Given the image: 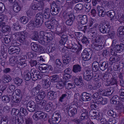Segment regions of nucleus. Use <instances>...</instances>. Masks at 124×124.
<instances>
[{
  "label": "nucleus",
  "mask_w": 124,
  "mask_h": 124,
  "mask_svg": "<svg viewBox=\"0 0 124 124\" xmlns=\"http://www.w3.org/2000/svg\"><path fill=\"white\" fill-rule=\"evenodd\" d=\"M101 37L100 36H96L94 42L92 44L91 47L94 49L99 51L102 49L104 47V44L101 41L100 42Z\"/></svg>",
  "instance_id": "nucleus-1"
},
{
  "label": "nucleus",
  "mask_w": 124,
  "mask_h": 124,
  "mask_svg": "<svg viewBox=\"0 0 124 124\" xmlns=\"http://www.w3.org/2000/svg\"><path fill=\"white\" fill-rule=\"evenodd\" d=\"M54 2L53 1V3L51 5V14L53 16H52V17H51V18L50 20V21L51 22V23H48V22L46 21L45 22V24L46 26L48 28L52 30H51V31L53 32H54Z\"/></svg>",
  "instance_id": "nucleus-2"
},
{
  "label": "nucleus",
  "mask_w": 124,
  "mask_h": 124,
  "mask_svg": "<svg viewBox=\"0 0 124 124\" xmlns=\"http://www.w3.org/2000/svg\"><path fill=\"white\" fill-rule=\"evenodd\" d=\"M66 108L70 116H73L77 113L78 107L75 104H71L70 106L67 105L66 106Z\"/></svg>",
  "instance_id": "nucleus-3"
},
{
  "label": "nucleus",
  "mask_w": 124,
  "mask_h": 124,
  "mask_svg": "<svg viewBox=\"0 0 124 124\" xmlns=\"http://www.w3.org/2000/svg\"><path fill=\"white\" fill-rule=\"evenodd\" d=\"M98 26L99 30L101 33L103 34H106L109 32L110 26L109 24H101Z\"/></svg>",
  "instance_id": "nucleus-4"
},
{
  "label": "nucleus",
  "mask_w": 124,
  "mask_h": 124,
  "mask_svg": "<svg viewBox=\"0 0 124 124\" xmlns=\"http://www.w3.org/2000/svg\"><path fill=\"white\" fill-rule=\"evenodd\" d=\"M47 116L46 114L42 111H37L34 114L33 117L35 120H38L45 119Z\"/></svg>",
  "instance_id": "nucleus-5"
},
{
  "label": "nucleus",
  "mask_w": 124,
  "mask_h": 124,
  "mask_svg": "<svg viewBox=\"0 0 124 124\" xmlns=\"http://www.w3.org/2000/svg\"><path fill=\"white\" fill-rule=\"evenodd\" d=\"M82 113L80 116V119L81 121L87 119L88 115L91 112L90 109L88 108L86 109L83 108H81Z\"/></svg>",
  "instance_id": "nucleus-6"
},
{
  "label": "nucleus",
  "mask_w": 124,
  "mask_h": 124,
  "mask_svg": "<svg viewBox=\"0 0 124 124\" xmlns=\"http://www.w3.org/2000/svg\"><path fill=\"white\" fill-rule=\"evenodd\" d=\"M44 3L43 2L33 3L31 6L30 7L33 10H38L40 11L44 8Z\"/></svg>",
  "instance_id": "nucleus-7"
},
{
  "label": "nucleus",
  "mask_w": 124,
  "mask_h": 124,
  "mask_svg": "<svg viewBox=\"0 0 124 124\" xmlns=\"http://www.w3.org/2000/svg\"><path fill=\"white\" fill-rule=\"evenodd\" d=\"M90 50V49L89 48H86L83 50L81 54L83 60L87 61L90 59L91 58Z\"/></svg>",
  "instance_id": "nucleus-8"
},
{
  "label": "nucleus",
  "mask_w": 124,
  "mask_h": 124,
  "mask_svg": "<svg viewBox=\"0 0 124 124\" xmlns=\"http://www.w3.org/2000/svg\"><path fill=\"white\" fill-rule=\"evenodd\" d=\"M28 33L25 31L22 32V33L19 40L20 42L23 44H27L28 43L27 37Z\"/></svg>",
  "instance_id": "nucleus-9"
},
{
  "label": "nucleus",
  "mask_w": 124,
  "mask_h": 124,
  "mask_svg": "<svg viewBox=\"0 0 124 124\" xmlns=\"http://www.w3.org/2000/svg\"><path fill=\"white\" fill-rule=\"evenodd\" d=\"M92 95L91 94L87 92H83L80 96L81 100L83 101L86 102L90 101L92 99Z\"/></svg>",
  "instance_id": "nucleus-10"
},
{
  "label": "nucleus",
  "mask_w": 124,
  "mask_h": 124,
  "mask_svg": "<svg viewBox=\"0 0 124 124\" xmlns=\"http://www.w3.org/2000/svg\"><path fill=\"white\" fill-rule=\"evenodd\" d=\"M50 79L52 83H51L47 79L44 80L43 86L44 88L46 89L48 88L50 86V84L54 83V75L51 76L50 77Z\"/></svg>",
  "instance_id": "nucleus-11"
},
{
  "label": "nucleus",
  "mask_w": 124,
  "mask_h": 124,
  "mask_svg": "<svg viewBox=\"0 0 124 124\" xmlns=\"http://www.w3.org/2000/svg\"><path fill=\"white\" fill-rule=\"evenodd\" d=\"M31 46L32 49L35 52L42 53L44 51V49L42 46L34 43L32 42L31 43Z\"/></svg>",
  "instance_id": "nucleus-12"
},
{
  "label": "nucleus",
  "mask_w": 124,
  "mask_h": 124,
  "mask_svg": "<svg viewBox=\"0 0 124 124\" xmlns=\"http://www.w3.org/2000/svg\"><path fill=\"white\" fill-rule=\"evenodd\" d=\"M86 73H84L83 77L84 79L89 81L93 79V72L91 70H86Z\"/></svg>",
  "instance_id": "nucleus-13"
},
{
  "label": "nucleus",
  "mask_w": 124,
  "mask_h": 124,
  "mask_svg": "<svg viewBox=\"0 0 124 124\" xmlns=\"http://www.w3.org/2000/svg\"><path fill=\"white\" fill-rule=\"evenodd\" d=\"M35 104L32 101L28 102L27 104V108L28 110L30 112H33L36 109Z\"/></svg>",
  "instance_id": "nucleus-14"
},
{
  "label": "nucleus",
  "mask_w": 124,
  "mask_h": 124,
  "mask_svg": "<svg viewBox=\"0 0 124 124\" xmlns=\"http://www.w3.org/2000/svg\"><path fill=\"white\" fill-rule=\"evenodd\" d=\"M20 50V48L18 47L11 46L9 47L8 52L10 54H19Z\"/></svg>",
  "instance_id": "nucleus-15"
},
{
  "label": "nucleus",
  "mask_w": 124,
  "mask_h": 124,
  "mask_svg": "<svg viewBox=\"0 0 124 124\" xmlns=\"http://www.w3.org/2000/svg\"><path fill=\"white\" fill-rule=\"evenodd\" d=\"M50 45V47H48L47 48L46 51L49 53L50 59H54V46H52L54 45V43H51Z\"/></svg>",
  "instance_id": "nucleus-16"
},
{
  "label": "nucleus",
  "mask_w": 124,
  "mask_h": 124,
  "mask_svg": "<svg viewBox=\"0 0 124 124\" xmlns=\"http://www.w3.org/2000/svg\"><path fill=\"white\" fill-rule=\"evenodd\" d=\"M68 16L69 17L68 19L66 21V24L68 26H71L74 20L75 17L73 14L69 15Z\"/></svg>",
  "instance_id": "nucleus-17"
},
{
  "label": "nucleus",
  "mask_w": 124,
  "mask_h": 124,
  "mask_svg": "<svg viewBox=\"0 0 124 124\" xmlns=\"http://www.w3.org/2000/svg\"><path fill=\"white\" fill-rule=\"evenodd\" d=\"M97 11L98 12V14L100 17H103L106 14L105 9L101 6H98L97 7Z\"/></svg>",
  "instance_id": "nucleus-18"
},
{
  "label": "nucleus",
  "mask_w": 124,
  "mask_h": 124,
  "mask_svg": "<svg viewBox=\"0 0 124 124\" xmlns=\"http://www.w3.org/2000/svg\"><path fill=\"white\" fill-rule=\"evenodd\" d=\"M50 67V66H49L48 65H47L44 64L40 65L39 67V69L41 71V72L45 73L48 72V68L49 67Z\"/></svg>",
  "instance_id": "nucleus-19"
},
{
  "label": "nucleus",
  "mask_w": 124,
  "mask_h": 124,
  "mask_svg": "<svg viewBox=\"0 0 124 124\" xmlns=\"http://www.w3.org/2000/svg\"><path fill=\"white\" fill-rule=\"evenodd\" d=\"M110 101L111 104H119L121 101L119 97L117 95L113 96Z\"/></svg>",
  "instance_id": "nucleus-20"
},
{
  "label": "nucleus",
  "mask_w": 124,
  "mask_h": 124,
  "mask_svg": "<svg viewBox=\"0 0 124 124\" xmlns=\"http://www.w3.org/2000/svg\"><path fill=\"white\" fill-rule=\"evenodd\" d=\"M55 28L56 30L55 31V34H56L58 35L61 36L62 34L60 32L61 30V26L58 21L55 19Z\"/></svg>",
  "instance_id": "nucleus-21"
},
{
  "label": "nucleus",
  "mask_w": 124,
  "mask_h": 124,
  "mask_svg": "<svg viewBox=\"0 0 124 124\" xmlns=\"http://www.w3.org/2000/svg\"><path fill=\"white\" fill-rule=\"evenodd\" d=\"M13 119L14 121H15L16 124H22L24 122L23 118L21 116H14Z\"/></svg>",
  "instance_id": "nucleus-22"
},
{
  "label": "nucleus",
  "mask_w": 124,
  "mask_h": 124,
  "mask_svg": "<svg viewBox=\"0 0 124 124\" xmlns=\"http://www.w3.org/2000/svg\"><path fill=\"white\" fill-rule=\"evenodd\" d=\"M74 81L76 85L79 86H81L83 84V79L81 76L76 78L74 79Z\"/></svg>",
  "instance_id": "nucleus-23"
},
{
  "label": "nucleus",
  "mask_w": 124,
  "mask_h": 124,
  "mask_svg": "<svg viewBox=\"0 0 124 124\" xmlns=\"http://www.w3.org/2000/svg\"><path fill=\"white\" fill-rule=\"evenodd\" d=\"M100 69L102 71H104L108 66V63L107 61L103 62L100 61Z\"/></svg>",
  "instance_id": "nucleus-24"
},
{
  "label": "nucleus",
  "mask_w": 124,
  "mask_h": 124,
  "mask_svg": "<svg viewBox=\"0 0 124 124\" xmlns=\"http://www.w3.org/2000/svg\"><path fill=\"white\" fill-rule=\"evenodd\" d=\"M23 78L26 81H29L31 78V73L28 70H26L24 71L23 73Z\"/></svg>",
  "instance_id": "nucleus-25"
},
{
  "label": "nucleus",
  "mask_w": 124,
  "mask_h": 124,
  "mask_svg": "<svg viewBox=\"0 0 124 124\" xmlns=\"http://www.w3.org/2000/svg\"><path fill=\"white\" fill-rule=\"evenodd\" d=\"M45 94L44 92H40L35 97V99L36 101L39 102L41 100L43 99L45 97Z\"/></svg>",
  "instance_id": "nucleus-26"
},
{
  "label": "nucleus",
  "mask_w": 124,
  "mask_h": 124,
  "mask_svg": "<svg viewBox=\"0 0 124 124\" xmlns=\"http://www.w3.org/2000/svg\"><path fill=\"white\" fill-rule=\"evenodd\" d=\"M54 33L53 35L51 34H48V36L47 38V39H45V40L44 41H43L41 42H41V44L43 45H46L47 44V43L50 42L51 41H52L54 38ZM40 42H41V41H40Z\"/></svg>",
  "instance_id": "nucleus-27"
},
{
  "label": "nucleus",
  "mask_w": 124,
  "mask_h": 124,
  "mask_svg": "<svg viewBox=\"0 0 124 124\" xmlns=\"http://www.w3.org/2000/svg\"><path fill=\"white\" fill-rule=\"evenodd\" d=\"M41 88L40 85H38L36 87L32 89L31 90L32 94L34 96L37 95L39 93Z\"/></svg>",
  "instance_id": "nucleus-28"
},
{
  "label": "nucleus",
  "mask_w": 124,
  "mask_h": 124,
  "mask_svg": "<svg viewBox=\"0 0 124 124\" xmlns=\"http://www.w3.org/2000/svg\"><path fill=\"white\" fill-rule=\"evenodd\" d=\"M82 67L81 66L78 64L74 65L72 68V71L74 73H78L81 70Z\"/></svg>",
  "instance_id": "nucleus-29"
},
{
  "label": "nucleus",
  "mask_w": 124,
  "mask_h": 124,
  "mask_svg": "<svg viewBox=\"0 0 124 124\" xmlns=\"http://www.w3.org/2000/svg\"><path fill=\"white\" fill-rule=\"evenodd\" d=\"M47 103V102L46 100H42L41 101L38 103L37 104L38 105L36 106V107L39 109H42Z\"/></svg>",
  "instance_id": "nucleus-30"
},
{
  "label": "nucleus",
  "mask_w": 124,
  "mask_h": 124,
  "mask_svg": "<svg viewBox=\"0 0 124 124\" xmlns=\"http://www.w3.org/2000/svg\"><path fill=\"white\" fill-rule=\"evenodd\" d=\"M64 83L66 88L68 89L73 88L75 87V84L71 81H68Z\"/></svg>",
  "instance_id": "nucleus-31"
},
{
  "label": "nucleus",
  "mask_w": 124,
  "mask_h": 124,
  "mask_svg": "<svg viewBox=\"0 0 124 124\" xmlns=\"http://www.w3.org/2000/svg\"><path fill=\"white\" fill-rule=\"evenodd\" d=\"M42 77V75L41 73L37 72L35 75L32 76L31 78L33 80L36 81L40 79Z\"/></svg>",
  "instance_id": "nucleus-32"
},
{
  "label": "nucleus",
  "mask_w": 124,
  "mask_h": 124,
  "mask_svg": "<svg viewBox=\"0 0 124 124\" xmlns=\"http://www.w3.org/2000/svg\"><path fill=\"white\" fill-rule=\"evenodd\" d=\"M28 26L29 28L31 30L34 29L35 27H39L34 21H30L28 24Z\"/></svg>",
  "instance_id": "nucleus-33"
},
{
  "label": "nucleus",
  "mask_w": 124,
  "mask_h": 124,
  "mask_svg": "<svg viewBox=\"0 0 124 124\" xmlns=\"http://www.w3.org/2000/svg\"><path fill=\"white\" fill-rule=\"evenodd\" d=\"M62 60L63 63L65 65H67L70 62V58L68 55H64L62 56Z\"/></svg>",
  "instance_id": "nucleus-34"
},
{
  "label": "nucleus",
  "mask_w": 124,
  "mask_h": 124,
  "mask_svg": "<svg viewBox=\"0 0 124 124\" xmlns=\"http://www.w3.org/2000/svg\"><path fill=\"white\" fill-rule=\"evenodd\" d=\"M84 5L81 3L77 4L74 7L75 9L77 12H82L84 10Z\"/></svg>",
  "instance_id": "nucleus-35"
},
{
  "label": "nucleus",
  "mask_w": 124,
  "mask_h": 124,
  "mask_svg": "<svg viewBox=\"0 0 124 124\" xmlns=\"http://www.w3.org/2000/svg\"><path fill=\"white\" fill-rule=\"evenodd\" d=\"M114 48L115 49V50L118 53L124 49V45L123 44H121L120 45H116L115 46Z\"/></svg>",
  "instance_id": "nucleus-36"
},
{
  "label": "nucleus",
  "mask_w": 124,
  "mask_h": 124,
  "mask_svg": "<svg viewBox=\"0 0 124 124\" xmlns=\"http://www.w3.org/2000/svg\"><path fill=\"white\" fill-rule=\"evenodd\" d=\"M113 91H111L110 90L105 89L103 90V92L101 93V95L104 96H108L111 95L113 93Z\"/></svg>",
  "instance_id": "nucleus-37"
},
{
  "label": "nucleus",
  "mask_w": 124,
  "mask_h": 124,
  "mask_svg": "<svg viewBox=\"0 0 124 124\" xmlns=\"http://www.w3.org/2000/svg\"><path fill=\"white\" fill-rule=\"evenodd\" d=\"M100 61H97L94 62L93 63L92 66L95 69L96 71L100 69Z\"/></svg>",
  "instance_id": "nucleus-38"
},
{
  "label": "nucleus",
  "mask_w": 124,
  "mask_h": 124,
  "mask_svg": "<svg viewBox=\"0 0 124 124\" xmlns=\"http://www.w3.org/2000/svg\"><path fill=\"white\" fill-rule=\"evenodd\" d=\"M120 58L117 56H113L111 57L109 59V61L111 63V64H112L113 63L116 62L120 60Z\"/></svg>",
  "instance_id": "nucleus-39"
},
{
  "label": "nucleus",
  "mask_w": 124,
  "mask_h": 124,
  "mask_svg": "<svg viewBox=\"0 0 124 124\" xmlns=\"http://www.w3.org/2000/svg\"><path fill=\"white\" fill-rule=\"evenodd\" d=\"M11 80L10 77L6 75H4L2 77V82L4 83H6L10 82Z\"/></svg>",
  "instance_id": "nucleus-40"
},
{
  "label": "nucleus",
  "mask_w": 124,
  "mask_h": 124,
  "mask_svg": "<svg viewBox=\"0 0 124 124\" xmlns=\"http://www.w3.org/2000/svg\"><path fill=\"white\" fill-rule=\"evenodd\" d=\"M12 95L11 94L8 95V96L6 95H3L2 98V100L5 102L8 103L9 102L11 99H12Z\"/></svg>",
  "instance_id": "nucleus-41"
},
{
  "label": "nucleus",
  "mask_w": 124,
  "mask_h": 124,
  "mask_svg": "<svg viewBox=\"0 0 124 124\" xmlns=\"http://www.w3.org/2000/svg\"><path fill=\"white\" fill-rule=\"evenodd\" d=\"M22 97L20 96L14 97V96H12V100L14 103H18L21 100Z\"/></svg>",
  "instance_id": "nucleus-42"
},
{
  "label": "nucleus",
  "mask_w": 124,
  "mask_h": 124,
  "mask_svg": "<svg viewBox=\"0 0 124 124\" xmlns=\"http://www.w3.org/2000/svg\"><path fill=\"white\" fill-rule=\"evenodd\" d=\"M14 83L18 86L21 85L23 82V79L18 77L15 78L14 79Z\"/></svg>",
  "instance_id": "nucleus-43"
},
{
  "label": "nucleus",
  "mask_w": 124,
  "mask_h": 124,
  "mask_svg": "<svg viewBox=\"0 0 124 124\" xmlns=\"http://www.w3.org/2000/svg\"><path fill=\"white\" fill-rule=\"evenodd\" d=\"M89 114L91 116L92 119H95L98 117L99 112L97 110H95L94 111H93L92 113H90Z\"/></svg>",
  "instance_id": "nucleus-44"
},
{
  "label": "nucleus",
  "mask_w": 124,
  "mask_h": 124,
  "mask_svg": "<svg viewBox=\"0 0 124 124\" xmlns=\"http://www.w3.org/2000/svg\"><path fill=\"white\" fill-rule=\"evenodd\" d=\"M117 33L120 36L124 35V26H120L118 28L117 31Z\"/></svg>",
  "instance_id": "nucleus-45"
},
{
  "label": "nucleus",
  "mask_w": 124,
  "mask_h": 124,
  "mask_svg": "<svg viewBox=\"0 0 124 124\" xmlns=\"http://www.w3.org/2000/svg\"><path fill=\"white\" fill-rule=\"evenodd\" d=\"M21 8L17 2L15 3L13 5V9L15 12H18L19 11Z\"/></svg>",
  "instance_id": "nucleus-46"
},
{
  "label": "nucleus",
  "mask_w": 124,
  "mask_h": 124,
  "mask_svg": "<svg viewBox=\"0 0 124 124\" xmlns=\"http://www.w3.org/2000/svg\"><path fill=\"white\" fill-rule=\"evenodd\" d=\"M12 95L16 96H20L22 97V92L21 90L19 89H16L14 92H13L11 94Z\"/></svg>",
  "instance_id": "nucleus-47"
},
{
  "label": "nucleus",
  "mask_w": 124,
  "mask_h": 124,
  "mask_svg": "<svg viewBox=\"0 0 124 124\" xmlns=\"http://www.w3.org/2000/svg\"><path fill=\"white\" fill-rule=\"evenodd\" d=\"M26 62V61L23 60H20L18 63V65L20 66H19V67L23 68L26 66L27 64Z\"/></svg>",
  "instance_id": "nucleus-48"
},
{
  "label": "nucleus",
  "mask_w": 124,
  "mask_h": 124,
  "mask_svg": "<svg viewBox=\"0 0 124 124\" xmlns=\"http://www.w3.org/2000/svg\"><path fill=\"white\" fill-rule=\"evenodd\" d=\"M116 3L117 6L120 8H122L123 9H124V0H121L119 1H117V0H116Z\"/></svg>",
  "instance_id": "nucleus-49"
},
{
  "label": "nucleus",
  "mask_w": 124,
  "mask_h": 124,
  "mask_svg": "<svg viewBox=\"0 0 124 124\" xmlns=\"http://www.w3.org/2000/svg\"><path fill=\"white\" fill-rule=\"evenodd\" d=\"M81 41L83 44L85 46L88 45L89 44L90 41L89 39L85 36H83Z\"/></svg>",
  "instance_id": "nucleus-50"
},
{
  "label": "nucleus",
  "mask_w": 124,
  "mask_h": 124,
  "mask_svg": "<svg viewBox=\"0 0 124 124\" xmlns=\"http://www.w3.org/2000/svg\"><path fill=\"white\" fill-rule=\"evenodd\" d=\"M3 40L5 43L6 44H8L10 42L11 40V37L8 36H3L2 38V40Z\"/></svg>",
  "instance_id": "nucleus-51"
},
{
  "label": "nucleus",
  "mask_w": 124,
  "mask_h": 124,
  "mask_svg": "<svg viewBox=\"0 0 124 124\" xmlns=\"http://www.w3.org/2000/svg\"><path fill=\"white\" fill-rule=\"evenodd\" d=\"M87 16L85 15H84L80 18V21L82 24H86L87 22Z\"/></svg>",
  "instance_id": "nucleus-52"
},
{
  "label": "nucleus",
  "mask_w": 124,
  "mask_h": 124,
  "mask_svg": "<svg viewBox=\"0 0 124 124\" xmlns=\"http://www.w3.org/2000/svg\"><path fill=\"white\" fill-rule=\"evenodd\" d=\"M101 78V75L93 72V79L95 81H99Z\"/></svg>",
  "instance_id": "nucleus-53"
},
{
  "label": "nucleus",
  "mask_w": 124,
  "mask_h": 124,
  "mask_svg": "<svg viewBox=\"0 0 124 124\" xmlns=\"http://www.w3.org/2000/svg\"><path fill=\"white\" fill-rule=\"evenodd\" d=\"M31 39L35 40L40 39L39 36L38 35V33L37 31H34V32Z\"/></svg>",
  "instance_id": "nucleus-54"
},
{
  "label": "nucleus",
  "mask_w": 124,
  "mask_h": 124,
  "mask_svg": "<svg viewBox=\"0 0 124 124\" xmlns=\"http://www.w3.org/2000/svg\"><path fill=\"white\" fill-rule=\"evenodd\" d=\"M106 5L107 7L110 9L113 8L114 5L113 1L112 0H110L106 2Z\"/></svg>",
  "instance_id": "nucleus-55"
},
{
  "label": "nucleus",
  "mask_w": 124,
  "mask_h": 124,
  "mask_svg": "<svg viewBox=\"0 0 124 124\" xmlns=\"http://www.w3.org/2000/svg\"><path fill=\"white\" fill-rule=\"evenodd\" d=\"M7 116L6 115L3 117L0 121V124H8V120Z\"/></svg>",
  "instance_id": "nucleus-56"
},
{
  "label": "nucleus",
  "mask_w": 124,
  "mask_h": 124,
  "mask_svg": "<svg viewBox=\"0 0 124 124\" xmlns=\"http://www.w3.org/2000/svg\"><path fill=\"white\" fill-rule=\"evenodd\" d=\"M55 85H56V87L59 89L62 88L65 85L64 83L62 82V81L56 83Z\"/></svg>",
  "instance_id": "nucleus-57"
},
{
  "label": "nucleus",
  "mask_w": 124,
  "mask_h": 124,
  "mask_svg": "<svg viewBox=\"0 0 124 124\" xmlns=\"http://www.w3.org/2000/svg\"><path fill=\"white\" fill-rule=\"evenodd\" d=\"M106 14L108 16L113 18L114 17L115 13L114 10H110L107 12Z\"/></svg>",
  "instance_id": "nucleus-58"
},
{
  "label": "nucleus",
  "mask_w": 124,
  "mask_h": 124,
  "mask_svg": "<svg viewBox=\"0 0 124 124\" xmlns=\"http://www.w3.org/2000/svg\"><path fill=\"white\" fill-rule=\"evenodd\" d=\"M55 120L56 123L58 124L60 121L61 116L58 112H55Z\"/></svg>",
  "instance_id": "nucleus-59"
},
{
  "label": "nucleus",
  "mask_w": 124,
  "mask_h": 124,
  "mask_svg": "<svg viewBox=\"0 0 124 124\" xmlns=\"http://www.w3.org/2000/svg\"><path fill=\"white\" fill-rule=\"evenodd\" d=\"M54 92L53 91H50L47 93V96L49 99L50 100H54Z\"/></svg>",
  "instance_id": "nucleus-60"
},
{
  "label": "nucleus",
  "mask_w": 124,
  "mask_h": 124,
  "mask_svg": "<svg viewBox=\"0 0 124 124\" xmlns=\"http://www.w3.org/2000/svg\"><path fill=\"white\" fill-rule=\"evenodd\" d=\"M21 22L22 23L25 24L29 21L28 18L26 16H23L20 18Z\"/></svg>",
  "instance_id": "nucleus-61"
},
{
  "label": "nucleus",
  "mask_w": 124,
  "mask_h": 124,
  "mask_svg": "<svg viewBox=\"0 0 124 124\" xmlns=\"http://www.w3.org/2000/svg\"><path fill=\"white\" fill-rule=\"evenodd\" d=\"M2 29L3 32H9L11 30V28L9 26L6 25L3 26Z\"/></svg>",
  "instance_id": "nucleus-62"
},
{
  "label": "nucleus",
  "mask_w": 124,
  "mask_h": 124,
  "mask_svg": "<svg viewBox=\"0 0 124 124\" xmlns=\"http://www.w3.org/2000/svg\"><path fill=\"white\" fill-rule=\"evenodd\" d=\"M12 24V27L15 30L18 31L20 30V27L18 22H16L14 23L13 24Z\"/></svg>",
  "instance_id": "nucleus-63"
},
{
  "label": "nucleus",
  "mask_w": 124,
  "mask_h": 124,
  "mask_svg": "<svg viewBox=\"0 0 124 124\" xmlns=\"http://www.w3.org/2000/svg\"><path fill=\"white\" fill-rule=\"evenodd\" d=\"M107 114L109 116H112L114 118H115L116 116V113L112 110H108Z\"/></svg>",
  "instance_id": "nucleus-64"
}]
</instances>
